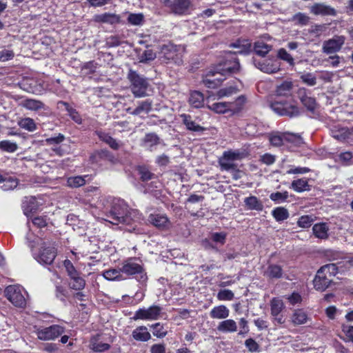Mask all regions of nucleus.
I'll list each match as a JSON object with an SVG mask.
<instances>
[{"label": "nucleus", "mask_w": 353, "mask_h": 353, "mask_svg": "<svg viewBox=\"0 0 353 353\" xmlns=\"http://www.w3.org/2000/svg\"><path fill=\"white\" fill-rule=\"evenodd\" d=\"M103 212L107 221L114 225L121 224L123 230L129 232L139 233V225L143 220L141 214L137 210L129 209L128 204L122 199L108 197L103 199Z\"/></svg>", "instance_id": "obj_1"}, {"label": "nucleus", "mask_w": 353, "mask_h": 353, "mask_svg": "<svg viewBox=\"0 0 353 353\" xmlns=\"http://www.w3.org/2000/svg\"><path fill=\"white\" fill-rule=\"evenodd\" d=\"M28 247L31 249L34 259L40 264L50 265L57 256V250L53 243L42 241L32 234L26 236Z\"/></svg>", "instance_id": "obj_2"}, {"label": "nucleus", "mask_w": 353, "mask_h": 353, "mask_svg": "<svg viewBox=\"0 0 353 353\" xmlns=\"http://www.w3.org/2000/svg\"><path fill=\"white\" fill-rule=\"evenodd\" d=\"M123 274L134 276L136 280L141 284H145L148 280L147 273L143 264L138 258L131 257L123 261L121 265Z\"/></svg>", "instance_id": "obj_3"}, {"label": "nucleus", "mask_w": 353, "mask_h": 353, "mask_svg": "<svg viewBox=\"0 0 353 353\" xmlns=\"http://www.w3.org/2000/svg\"><path fill=\"white\" fill-rule=\"evenodd\" d=\"M270 107L273 112L279 116L292 118L300 114L299 108L296 105L293 98L275 99L270 103Z\"/></svg>", "instance_id": "obj_4"}, {"label": "nucleus", "mask_w": 353, "mask_h": 353, "mask_svg": "<svg viewBox=\"0 0 353 353\" xmlns=\"http://www.w3.org/2000/svg\"><path fill=\"white\" fill-rule=\"evenodd\" d=\"M128 79L130 83V89L135 97H144L150 87L149 80L137 71L129 70Z\"/></svg>", "instance_id": "obj_5"}, {"label": "nucleus", "mask_w": 353, "mask_h": 353, "mask_svg": "<svg viewBox=\"0 0 353 353\" xmlns=\"http://www.w3.org/2000/svg\"><path fill=\"white\" fill-rule=\"evenodd\" d=\"M214 67L226 79L239 71L240 63L235 53L230 51L224 53L221 60Z\"/></svg>", "instance_id": "obj_6"}, {"label": "nucleus", "mask_w": 353, "mask_h": 353, "mask_svg": "<svg viewBox=\"0 0 353 353\" xmlns=\"http://www.w3.org/2000/svg\"><path fill=\"white\" fill-rule=\"evenodd\" d=\"M6 297L15 306L20 308L26 307L28 293L19 285H12L5 289Z\"/></svg>", "instance_id": "obj_7"}, {"label": "nucleus", "mask_w": 353, "mask_h": 353, "mask_svg": "<svg viewBox=\"0 0 353 353\" xmlns=\"http://www.w3.org/2000/svg\"><path fill=\"white\" fill-rule=\"evenodd\" d=\"M163 308L158 305H152L148 308H139L134 313L132 319L143 321H155L160 318Z\"/></svg>", "instance_id": "obj_8"}, {"label": "nucleus", "mask_w": 353, "mask_h": 353, "mask_svg": "<svg viewBox=\"0 0 353 353\" xmlns=\"http://www.w3.org/2000/svg\"><path fill=\"white\" fill-rule=\"evenodd\" d=\"M65 332V328L59 325H52L49 327L39 328L36 331L39 339L52 341L58 338Z\"/></svg>", "instance_id": "obj_9"}, {"label": "nucleus", "mask_w": 353, "mask_h": 353, "mask_svg": "<svg viewBox=\"0 0 353 353\" xmlns=\"http://www.w3.org/2000/svg\"><path fill=\"white\" fill-rule=\"evenodd\" d=\"M225 78L214 66L202 76L203 84L208 88L214 89L221 85Z\"/></svg>", "instance_id": "obj_10"}, {"label": "nucleus", "mask_w": 353, "mask_h": 353, "mask_svg": "<svg viewBox=\"0 0 353 353\" xmlns=\"http://www.w3.org/2000/svg\"><path fill=\"white\" fill-rule=\"evenodd\" d=\"M253 63L256 68L265 73L272 74L280 70V63L275 59L265 60L254 59Z\"/></svg>", "instance_id": "obj_11"}, {"label": "nucleus", "mask_w": 353, "mask_h": 353, "mask_svg": "<svg viewBox=\"0 0 353 353\" xmlns=\"http://www.w3.org/2000/svg\"><path fill=\"white\" fill-rule=\"evenodd\" d=\"M344 36H334L332 39L325 41L323 43V52L327 54H334L339 52L345 43Z\"/></svg>", "instance_id": "obj_12"}, {"label": "nucleus", "mask_w": 353, "mask_h": 353, "mask_svg": "<svg viewBox=\"0 0 353 353\" xmlns=\"http://www.w3.org/2000/svg\"><path fill=\"white\" fill-rule=\"evenodd\" d=\"M181 50V46H176L172 43H168L162 47V52L164 54L165 59L177 64L181 63V55L179 53Z\"/></svg>", "instance_id": "obj_13"}, {"label": "nucleus", "mask_w": 353, "mask_h": 353, "mask_svg": "<svg viewBox=\"0 0 353 353\" xmlns=\"http://www.w3.org/2000/svg\"><path fill=\"white\" fill-rule=\"evenodd\" d=\"M330 134L332 137L340 141L352 140L353 139V128L334 125L330 129Z\"/></svg>", "instance_id": "obj_14"}, {"label": "nucleus", "mask_w": 353, "mask_h": 353, "mask_svg": "<svg viewBox=\"0 0 353 353\" xmlns=\"http://www.w3.org/2000/svg\"><path fill=\"white\" fill-rule=\"evenodd\" d=\"M165 6L170 8L176 14H183L190 6L189 0H163Z\"/></svg>", "instance_id": "obj_15"}, {"label": "nucleus", "mask_w": 353, "mask_h": 353, "mask_svg": "<svg viewBox=\"0 0 353 353\" xmlns=\"http://www.w3.org/2000/svg\"><path fill=\"white\" fill-rule=\"evenodd\" d=\"M293 88L294 84L292 81H283L276 85L275 94L278 97L292 98Z\"/></svg>", "instance_id": "obj_16"}, {"label": "nucleus", "mask_w": 353, "mask_h": 353, "mask_svg": "<svg viewBox=\"0 0 353 353\" xmlns=\"http://www.w3.org/2000/svg\"><path fill=\"white\" fill-rule=\"evenodd\" d=\"M310 12L314 15L336 16V10L325 3H316L310 7Z\"/></svg>", "instance_id": "obj_17"}, {"label": "nucleus", "mask_w": 353, "mask_h": 353, "mask_svg": "<svg viewBox=\"0 0 353 353\" xmlns=\"http://www.w3.org/2000/svg\"><path fill=\"white\" fill-rule=\"evenodd\" d=\"M94 21L98 23H108L110 25H115L122 23L120 15L110 12H105L101 14L95 15Z\"/></svg>", "instance_id": "obj_18"}, {"label": "nucleus", "mask_w": 353, "mask_h": 353, "mask_svg": "<svg viewBox=\"0 0 353 353\" xmlns=\"http://www.w3.org/2000/svg\"><path fill=\"white\" fill-rule=\"evenodd\" d=\"M298 96L302 104L310 112H314L316 107V102L314 98L308 96L305 88H300L298 91Z\"/></svg>", "instance_id": "obj_19"}, {"label": "nucleus", "mask_w": 353, "mask_h": 353, "mask_svg": "<svg viewBox=\"0 0 353 353\" xmlns=\"http://www.w3.org/2000/svg\"><path fill=\"white\" fill-rule=\"evenodd\" d=\"M331 282L332 279L323 273L319 274V270H318L314 279V288L319 291H325L329 287Z\"/></svg>", "instance_id": "obj_20"}, {"label": "nucleus", "mask_w": 353, "mask_h": 353, "mask_svg": "<svg viewBox=\"0 0 353 353\" xmlns=\"http://www.w3.org/2000/svg\"><path fill=\"white\" fill-rule=\"evenodd\" d=\"M91 180L92 177L88 174L70 176L67 179L66 185L71 188H77L84 185L87 182Z\"/></svg>", "instance_id": "obj_21"}, {"label": "nucleus", "mask_w": 353, "mask_h": 353, "mask_svg": "<svg viewBox=\"0 0 353 353\" xmlns=\"http://www.w3.org/2000/svg\"><path fill=\"white\" fill-rule=\"evenodd\" d=\"M180 117L188 130L194 132H200L205 130V128L195 123L190 114L183 113L180 115Z\"/></svg>", "instance_id": "obj_22"}, {"label": "nucleus", "mask_w": 353, "mask_h": 353, "mask_svg": "<svg viewBox=\"0 0 353 353\" xmlns=\"http://www.w3.org/2000/svg\"><path fill=\"white\" fill-rule=\"evenodd\" d=\"M283 271L281 265L270 264L264 271L263 275L269 279H279L283 277Z\"/></svg>", "instance_id": "obj_23"}, {"label": "nucleus", "mask_w": 353, "mask_h": 353, "mask_svg": "<svg viewBox=\"0 0 353 353\" xmlns=\"http://www.w3.org/2000/svg\"><path fill=\"white\" fill-rule=\"evenodd\" d=\"M19 105L31 111L46 109V105L42 101L32 99H25L22 100L19 103Z\"/></svg>", "instance_id": "obj_24"}, {"label": "nucleus", "mask_w": 353, "mask_h": 353, "mask_svg": "<svg viewBox=\"0 0 353 353\" xmlns=\"http://www.w3.org/2000/svg\"><path fill=\"white\" fill-rule=\"evenodd\" d=\"M230 315L229 309L224 305L214 307L210 312L212 319H225Z\"/></svg>", "instance_id": "obj_25"}, {"label": "nucleus", "mask_w": 353, "mask_h": 353, "mask_svg": "<svg viewBox=\"0 0 353 353\" xmlns=\"http://www.w3.org/2000/svg\"><path fill=\"white\" fill-rule=\"evenodd\" d=\"M132 336L137 341L145 342L150 339L151 335L145 326H139L132 331Z\"/></svg>", "instance_id": "obj_26"}, {"label": "nucleus", "mask_w": 353, "mask_h": 353, "mask_svg": "<svg viewBox=\"0 0 353 353\" xmlns=\"http://www.w3.org/2000/svg\"><path fill=\"white\" fill-rule=\"evenodd\" d=\"M99 335L92 336L90 341L89 347L96 352H102L108 350L110 347V345L108 343L99 341Z\"/></svg>", "instance_id": "obj_27"}, {"label": "nucleus", "mask_w": 353, "mask_h": 353, "mask_svg": "<svg viewBox=\"0 0 353 353\" xmlns=\"http://www.w3.org/2000/svg\"><path fill=\"white\" fill-rule=\"evenodd\" d=\"M314 235L321 239H326L328 237L329 227L325 223H319L313 225Z\"/></svg>", "instance_id": "obj_28"}, {"label": "nucleus", "mask_w": 353, "mask_h": 353, "mask_svg": "<svg viewBox=\"0 0 353 353\" xmlns=\"http://www.w3.org/2000/svg\"><path fill=\"white\" fill-rule=\"evenodd\" d=\"M217 330L223 333L235 332L237 330V324L233 319H226L219 323Z\"/></svg>", "instance_id": "obj_29"}, {"label": "nucleus", "mask_w": 353, "mask_h": 353, "mask_svg": "<svg viewBox=\"0 0 353 353\" xmlns=\"http://www.w3.org/2000/svg\"><path fill=\"white\" fill-rule=\"evenodd\" d=\"M97 135L99 139L108 144L112 149L118 150L120 148L119 143L111 137L108 133L103 131H97Z\"/></svg>", "instance_id": "obj_30"}, {"label": "nucleus", "mask_w": 353, "mask_h": 353, "mask_svg": "<svg viewBox=\"0 0 353 353\" xmlns=\"http://www.w3.org/2000/svg\"><path fill=\"white\" fill-rule=\"evenodd\" d=\"M188 101L192 108H200L203 107L204 104L203 94L201 92L193 91L190 94Z\"/></svg>", "instance_id": "obj_31"}, {"label": "nucleus", "mask_w": 353, "mask_h": 353, "mask_svg": "<svg viewBox=\"0 0 353 353\" xmlns=\"http://www.w3.org/2000/svg\"><path fill=\"white\" fill-rule=\"evenodd\" d=\"M149 221L154 226L159 228H166L169 223L168 217L164 214H150L149 216Z\"/></svg>", "instance_id": "obj_32"}, {"label": "nucleus", "mask_w": 353, "mask_h": 353, "mask_svg": "<svg viewBox=\"0 0 353 353\" xmlns=\"http://www.w3.org/2000/svg\"><path fill=\"white\" fill-rule=\"evenodd\" d=\"M103 277L109 281H122L125 278L123 276L121 267L118 269H109L103 271Z\"/></svg>", "instance_id": "obj_33"}, {"label": "nucleus", "mask_w": 353, "mask_h": 353, "mask_svg": "<svg viewBox=\"0 0 353 353\" xmlns=\"http://www.w3.org/2000/svg\"><path fill=\"white\" fill-rule=\"evenodd\" d=\"M231 104L229 102H216L208 105V108L218 114L231 112Z\"/></svg>", "instance_id": "obj_34"}, {"label": "nucleus", "mask_w": 353, "mask_h": 353, "mask_svg": "<svg viewBox=\"0 0 353 353\" xmlns=\"http://www.w3.org/2000/svg\"><path fill=\"white\" fill-rule=\"evenodd\" d=\"M308 316L302 309L295 310L292 316V322L294 325H299L307 323Z\"/></svg>", "instance_id": "obj_35"}, {"label": "nucleus", "mask_w": 353, "mask_h": 353, "mask_svg": "<svg viewBox=\"0 0 353 353\" xmlns=\"http://www.w3.org/2000/svg\"><path fill=\"white\" fill-rule=\"evenodd\" d=\"M237 50L234 52L235 54H247L251 51L252 45L248 40L237 41L236 42L232 44Z\"/></svg>", "instance_id": "obj_36"}, {"label": "nucleus", "mask_w": 353, "mask_h": 353, "mask_svg": "<svg viewBox=\"0 0 353 353\" xmlns=\"http://www.w3.org/2000/svg\"><path fill=\"white\" fill-rule=\"evenodd\" d=\"M60 105H63L65 110L68 112V115L71 118L72 121H74L77 124H81L83 122V119L80 114L77 111L76 109L71 107L69 103L65 101H60L59 103Z\"/></svg>", "instance_id": "obj_37"}, {"label": "nucleus", "mask_w": 353, "mask_h": 353, "mask_svg": "<svg viewBox=\"0 0 353 353\" xmlns=\"http://www.w3.org/2000/svg\"><path fill=\"white\" fill-rule=\"evenodd\" d=\"M290 188L296 192H302L309 191L310 190V185H309L307 180L305 179L294 180L291 183Z\"/></svg>", "instance_id": "obj_38"}, {"label": "nucleus", "mask_w": 353, "mask_h": 353, "mask_svg": "<svg viewBox=\"0 0 353 353\" xmlns=\"http://www.w3.org/2000/svg\"><path fill=\"white\" fill-rule=\"evenodd\" d=\"M65 139V137L63 134L59 133L57 134H54V136L46 139L45 143L48 145L55 146V148H53V150L61 155V153L59 152L60 148L57 147V145L62 143Z\"/></svg>", "instance_id": "obj_39"}, {"label": "nucleus", "mask_w": 353, "mask_h": 353, "mask_svg": "<svg viewBox=\"0 0 353 353\" xmlns=\"http://www.w3.org/2000/svg\"><path fill=\"white\" fill-rule=\"evenodd\" d=\"M244 203L249 210L262 211L263 205L262 203L254 196H250L244 199Z\"/></svg>", "instance_id": "obj_40"}, {"label": "nucleus", "mask_w": 353, "mask_h": 353, "mask_svg": "<svg viewBox=\"0 0 353 353\" xmlns=\"http://www.w3.org/2000/svg\"><path fill=\"white\" fill-rule=\"evenodd\" d=\"M159 138L155 133H148L143 139V146L152 150V148L158 145Z\"/></svg>", "instance_id": "obj_41"}, {"label": "nucleus", "mask_w": 353, "mask_h": 353, "mask_svg": "<svg viewBox=\"0 0 353 353\" xmlns=\"http://www.w3.org/2000/svg\"><path fill=\"white\" fill-rule=\"evenodd\" d=\"M24 214L28 216L30 213L34 212L38 209L37 201L35 197H30L23 203Z\"/></svg>", "instance_id": "obj_42"}, {"label": "nucleus", "mask_w": 353, "mask_h": 353, "mask_svg": "<svg viewBox=\"0 0 353 353\" xmlns=\"http://www.w3.org/2000/svg\"><path fill=\"white\" fill-rule=\"evenodd\" d=\"M254 49L256 54L263 57L272 50V46L263 41H258L255 42Z\"/></svg>", "instance_id": "obj_43"}, {"label": "nucleus", "mask_w": 353, "mask_h": 353, "mask_svg": "<svg viewBox=\"0 0 353 353\" xmlns=\"http://www.w3.org/2000/svg\"><path fill=\"white\" fill-rule=\"evenodd\" d=\"M289 21L294 23V25L303 26L308 24L310 17L305 13L297 12Z\"/></svg>", "instance_id": "obj_44"}, {"label": "nucleus", "mask_w": 353, "mask_h": 353, "mask_svg": "<svg viewBox=\"0 0 353 353\" xmlns=\"http://www.w3.org/2000/svg\"><path fill=\"white\" fill-rule=\"evenodd\" d=\"M319 270V274L323 273L332 279L339 273V267L336 263H329L323 265Z\"/></svg>", "instance_id": "obj_45"}, {"label": "nucleus", "mask_w": 353, "mask_h": 353, "mask_svg": "<svg viewBox=\"0 0 353 353\" xmlns=\"http://www.w3.org/2000/svg\"><path fill=\"white\" fill-rule=\"evenodd\" d=\"M272 215L278 222H282L289 217L288 210L283 207H277L272 211Z\"/></svg>", "instance_id": "obj_46"}, {"label": "nucleus", "mask_w": 353, "mask_h": 353, "mask_svg": "<svg viewBox=\"0 0 353 353\" xmlns=\"http://www.w3.org/2000/svg\"><path fill=\"white\" fill-rule=\"evenodd\" d=\"M226 160L231 161L241 160L245 157V154L239 150H230L223 152L222 157Z\"/></svg>", "instance_id": "obj_47"}, {"label": "nucleus", "mask_w": 353, "mask_h": 353, "mask_svg": "<svg viewBox=\"0 0 353 353\" xmlns=\"http://www.w3.org/2000/svg\"><path fill=\"white\" fill-rule=\"evenodd\" d=\"M140 179L142 181H148L155 178V174L150 172L149 168L145 165H139L137 168Z\"/></svg>", "instance_id": "obj_48"}, {"label": "nucleus", "mask_w": 353, "mask_h": 353, "mask_svg": "<svg viewBox=\"0 0 353 353\" xmlns=\"http://www.w3.org/2000/svg\"><path fill=\"white\" fill-rule=\"evenodd\" d=\"M70 285L73 290H81L85 288V281L80 276V273L77 275L70 277Z\"/></svg>", "instance_id": "obj_49"}, {"label": "nucleus", "mask_w": 353, "mask_h": 353, "mask_svg": "<svg viewBox=\"0 0 353 353\" xmlns=\"http://www.w3.org/2000/svg\"><path fill=\"white\" fill-rule=\"evenodd\" d=\"M1 182L2 185H1V188L4 191L12 190L17 188L19 184L17 179L12 176L8 178L3 177Z\"/></svg>", "instance_id": "obj_50"}, {"label": "nucleus", "mask_w": 353, "mask_h": 353, "mask_svg": "<svg viewBox=\"0 0 353 353\" xmlns=\"http://www.w3.org/2000/svg\"><path fill=\"white\" fill-rule=\"evenodd\" d=\"M283 308L284 304L281 299L274 298L270 301L271 316H276L279 313H281Z\"/></svg>", "instance_id": "obj_51"}, {"label": "nucleus", "mask_w": 353, "mask_h": 353, "mask_svg": "<svg viewBox=\"0 0 353 353\" xmlns=\"http://www.w3.org/2000/svg\"><path fill=\"white\" fill-rule=\"evenodd\" d=\"M239 91V88L236 85H229L225 88H223L220 89L217 92V96L219 98L225 97H230Z\"/></svg>", "instance_id": "obj_52"}, {"label": "nucleus", "mask_w": 353, "mask_h": 353, "mask_svg": "<svg viewBox=\"0 0 353 353\" xmlns=\"http://www.w3.org/2000/svg\"><path fill=\"white\" fill-rule=\"evenodd\" d=\"M246 101V98L244 95H241L236 99L234 101L229 102L231 105V112L237 113L241 110L245 103Z\"/></svg>", "instance_id": "obj_53"}, {"label": "nucleus", "mask_w": 353, "mask_h": 353, "mask_svg": "<svg viewBox=\"0 0 353 353\" xmlns=\"http://www.w3.org/2000/svg\"><path fill=\"white\" fill-rule=\"evenodd\" d=\"M152 329V334L157 338L162 339L167 335V330L164 327V325L160 323H156L151 325Z\"/></svg>", "instance_id": "obj_54"}, {"label": "nucleus", "mask_w": 353, "mask_h": 353, "mask_svg": "<svg viewBox=\"0 0 353 353\" xmlns=\"http://www.w3.org/2000/svg\"><path fill=\"white\" fill-rule=\"evenodd\" d=\"M19 125L26 130L33 132L36 130L37 126L34 120L31 118L27 117L21 119L19 121Z\"/></svg>", "instance_id": "obj_55"}, {"label": "nucleus", "mask_w": 353, "mask_h": 353, "mask_svg": "<svg viewBox=\"0 0 353 353\" xmlns=\"http://www.w3.org/2000/svg\"><path fill=\"white\" fill-rule=\"evenodd\" d=\"M289 194L287 191L281 192H273L270 195V199L276 203L285 202L288 199Z\"/></svg>", "instance_id": "obj_56"}, {"label": "nucleus", "mask_w": 353, "mask_h": 353, "mask_svg": "<svg viewBox=\"0 0 353 353\" xmlns=\"http://www.w3.org/2000/svg\"><path fill=\"white\" fill-rule=\"evenodd\" d=\"M300 79L303 83L308 86H314L316 84V77L313 73H303L300 76Z\"/></svg>", "instance_id": "obj_57"}, {"label": "nucleus", "mask_w": 353, "mask_h": 353, "mask_svg": "<svg viewBox=\"0 0 353 353\" xmlns=\"http://www.w3.org/2000/svg\"><path fill=\"white\" fill-rule=\"evenodd\" d=\"M277 57L279 59L286 61L291 66L294 65V60L293 57L284 48H280L278 50Z\"/></svg>", "instance_id": "obj_58"}, {"label": "nucleus", "mask_w": 353, "mask_h": 353, "mask_svg": "<svg viewBox=\"0 0 353 353\" xmlns=\"http://www.w3.org/2000/svg\"><path fill=\"white\" fill-rule=\"evenodd\" d=\"M219 163L220 165L221 170H225L228 172H231L233 170L236 169V168L237 167V165L233 163V161L229 160L228 161L223 157H221L219 159Z\"/></svg>", "instance_id": "obj_59"}, {"label": "nucleus", "mask_w": 353, "mask_h": 353, "mask_svg": "<svg viewBox=\"0 0 353 353\" xmlns=\"http://www.w3.org/2000/svg\"><path fill=\"white\" fill-rule=\"evenodd\" d=\"M17 145L14 142L8 140L0 141V149L8 152H14L17 150Z\"/></svg>", "instance_id": "obj_60"}, {"label": "nucleus", "mask_w": 353, "mask_h": 353, "mask_svg": "<svg viewBox=\"0 0 353 353\" xmlns=\"http://www.w3.org/2000/svg\"><path fill=\"white\" fill-rule=\"evenodd\" d=\"M314 221V219L312 216L303 215L299 219L297 225L302 228H308L312 225Z\"/></svg>", "instance_id": "obj_61"}, {"label": "nucleus", "mask_w": 353, "mask_h": 353, "mask_svg": "<svg viewBox=\"0 0 353 353\" xmlns=\"http://www.w3.org/2000/svg\"><path fill=\"white\" fill-rule=\"evenodd\" d=\"M144 17L141 13H130L128 17V21L133 26H140L143 21Z\"/></svg>", "instance_id": "obj_62"}, {"label": "nucleus", "mask_w": 353, "mask_h": 353, "mask_svg": "<svg viewBox=\"0 0 353 353\" xmlns=\"http://www.w3.org/2000/svg\"><path fill=\"white\" fill-rule=\"evenodd\" d=\"M14 57L12 50L6 48H0V61L5 62L12 60Z\"/></svg>", "instance_id": "obj_63"}, {"label": "nucleus", "mask_w": 353, "mask_h": 353, "mask_svg": "<svg viewBox=\"0 0 353 353\" xmlns=\"http://www.w3.org/2000/svg\"><path fill=\"white\" fill-rule=\"evenodd\" d=\"M216 298L219 301H232L234 298V294L230 290H221L217 293Z\"/></svg>", "instance_id": "obj_64"}]
</instances>
